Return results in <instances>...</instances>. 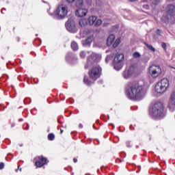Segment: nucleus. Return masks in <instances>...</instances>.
Returning a JSON list of instances; mask_svg holds the SVG:
<instances>
[{
	"mask_svg": "<svg viewBox=\"0 0 175 175\" xmlns=\"http://www.w3.org/2000/svg\"><path fill=\"white\" fill-rule=\"evenodd\" d=\"M60 133H61V134L64 133V130L61 129V130H60Z\"/></svg>",
	"mask_w": 175,
	"mask_h": 175,
	"instance_id": "nucleus-39",
	"label": "nucleus"
},
{
	"mask_svg": "<svg viewBox=\"0 0 175 175\" xmlns=\"http://www.w3.org/2000/svg\"><path fill=\"white\" fill-rule=\"evenodd\" d=\"M162 47H163V49H164V50H166V44L165 43H163L162 44Z\"/></svg>",
	"mask_w": 175,
	"mask_h": 175,
	"instance_id": "nucleus-35",
	"label": "nucleus"
},
{
	"mask_svg": "<svg viewBox=\"0 0 175 175\" xmlns=\"http://www.w3.org/2000/svg\"><path fill=\"white\" fill-rule=\"evenodd\" d=\"M83 0H77L76 1V6H77L78 8H81V6H83Z\"/></svg>",
	"mask_w": 175,
	"mask_h": 175,
	"instance_id": "nucleus-21",
	"label": "nucleus"
},
{
	"mask_svg": "<svg viewBox=\"0 0 175 175\" xmlns=\"http://www.w3.org/2000/svg\"><path fill=\"white\" fill-rule=\"evenodd\" d=\"M165 110V106L161 102H158L154 104V116L157 120H161L163 118V111Z\"/></svg>",
	"mask_w": 175,
	"mask_h": 175,
	"instance_id": "nucleus-3",
	"label": "nucleus"
},
{
	"mask_svg": "<svg viewBox=\"0 0 175 175\" xmlns=\"http://www.w3.org/2000/svg\"><path fill=\"white\" fill-rule=\"evenodd\" d=\"M170 106H175V92L172 93L170 96Z\"/></svg>",
	"mask_w": 175,
	"mask_h": 175,
	"instance_id": "nucleus-16",
	"label": "nucleus"
},
{
	"mask_svg": "<svg viewBox=\"0 0 175 175\" xmlns=\"http://www.w3.org/2000/svg\"><path fill=\"white\" fill-rule=\"evenodd\" d=\"M35 165L37 166V167H42V166H44V165H46V158L42 157V156H38L35 158Z\"/></svg>",
	"mask_w": 175,
	"mask_h": 175,
	"instance_id": "nucleus-10",
	"label": "nucleus"
},
{
	"mask_svg": "<svg viewBox=\"0 0 175 175\" xmlns=\"http://www.w3.org/2000/svg\"><path fill=\"white\" fill-rule=\"evenodd\" d=\"M120 42H121V39L120 38L116 39L115 42L113 43V47H117V46L120 44Z\"/></svg>",
	"mask_w": 175,
	"mask_h": 175,
	"instance_id": "nucleus-23",
	"label": "nucleus"
},
{
	"mask_svg": "<svg viewBox=\"0 0 175 175\" xmlns=\"http://www.w3.org/2000/svg\"><path fill=\"white\" fill-rule=\"evenodd\" d=\"M85 55H86L85 52L81 51V52L80 53V57H81V58H85Z\"/></svg>",
	"mask_w": 175,
	"mask_h": 175,
	"instance_id": "nucleus-29",
	"label": "nucleus"
},
{
	"mask_svg": "<svg viewBox=\"0 0 175 175\" xmlns=\"http://www.w3.org/2000/svg\"><path fill=\"white\" fill-rule=\"evenodd\" d=\"M66 2H68V3H73V2H75V1L76 0H66Z\"/></svg>",
	"mask_w": 175,
	"mask_h": 175,
	"instance_id": "nucleus-33",
	"label": "nucleus"
},
{
	"mask_svg": "<svg viewBox=\"0 0 175 175\" xmlns=\"http://www.w3.org/2000/svg\"><path fill=\"white\" fill-rule=\"evenodd\" d=\"M100 70H102L100 67H99V66L94 67L89 72L90 78L92 79V80H94V81L97 80L98 79H99V77L100 76Z\"/></svg>",
	"mask_w": 175,
	"mask_h": 175,
	"instance_id": "nucleus-7",
	"label": "nucleus"
},
{
	"mask_svg": "<svg viewBox=\"0 0 175 175\" xmlns=\"http://www.w3.org/2000/svg\"><path fill=\"white\" fill-rule=\"evenodd\" d=\"M48 139L49 140H54L55 139V136L53 133H50L48 135Z\"/></svg>",
	"mask_w": 175,
	"mask_h": 175,
	"instance_id": "nucleus-24",
	"label": "nucleus"
},
{
	"mask_svg": "<svg viewBox=\"0 0 175 175\" xmlns=\"http://www.w3.org/2000/svg\"><path fill=\"white\" fill-rule=\"evenodd\" d=\"M56 14H57L58 17H60V18L66 17L68 15V5L64 4L59 5L56 10Z\"/></svg>",
	"mask_w": 175,
	"mask_h": 175,
	"instance_id": "nucleus-5",
	"label": "nucleus"
},
{
	"mask_svg": "<svg viewBox=\"0 0 175 175\" xmlns=\"http://www.w3.org/2000/svg\"><path fill=\"white\" fill-rule=\"evenodd\" d=\"M79 26L81 27L82 28L85 27L88 24L87 22V19H81L79 22Z\"/></svg>",
	"mask_w": 175,
	"mask_h": 175,
	"instance_id": "nucleus-18",
	"label": "nucleus"
},
{
	"mask_svg": "<svg viewBox=\"0 0 175 175\" xmlns=\"http://www.w3.org/2000/svg\"><path fill=\"white\" fill-rule=\"evenodd\" d=\"M89 62L93 64V62H99L102 59V55L98 53H92L88 57Z\"/></svg>",
	"mask_w": 175,
	"mask_h": 175,
	"instance_id": "nucleus-9",
	"label": "nucleus"
},
{
	"mask_svg": "<svg viewBox=\"0 0 175 175\" xmlns=\"http://www.w3.org/2000/svg\"><path fill=\"white\" fill-rule=\"evenodd\" d=\"M87 13H88V11L84 8H79L75 12V14L77 17H84V16H87Z\"/></svg>",
	"mask_w": 175,
	"mask_h": 175,
	"instance_id": "nucleus-11",
	"label": "nucleus"
},
{
	"mask_svg": "<svg viewBox=\"0 0 175 175\" xmlns=\"http://www.w3.org/2000/svg\"><path fill=\"white\" fill-rule=\"evenodd\" d=\"M111 59V56L110 55L107 56V57L105 58L106 62H109V60Z\"/></svg>",
	"mask_w": 175,
	"mask_h": 175,
	"instance_id": "nucleus-31",
	"label": "nucleus"
},
{
	"mask_svg": "<svg viewBox=\"0 0 175 175\" xmlns=\"http://www.w3.org/2000/svg\"><path fill=\"white\" fill-rule=\"evenodd\" d=\"M5 167V164L3 163H0V170H2Z\"/></svg>",
	"mask_w": 175,
	"mask_h": 175,
	"instance_id": "nucleus-30",
	"label": "nucleus"
},
{
	"mask_svg": "<svg viewBox=\"0 0 175 175\" xmlns=\"http://www.w3.org/2000/svg\"><path fill=\"white\" fill-rule=\"evenodd\" d=\"M161 2V0H154V5H158Z\"/></svg>",
	"mask_w": 175,
	"mask_h": 175,
	"instance_id": "nucleus-34",
	"label": "nucleus"
},
{
	"mask_svg": "<svg viewBox=\"0 0 175 175\" xmlns=\"http://www.w3.org/2000/svg\"><path fill=\"white\" fill-rule=\"evenodd\" d=\"M83 81L85 83V84H87L88 85H91V84H92V82H91L90 80L87 79H84Z\"/></svg>",
	"mask_w": 175,
	"mask_h": 175,
	"instance_id": "nucleus-26",
	"label": "nucleus"
},
{
	"mask_svg": "<svg viewBox=\"0 0 175 175\" xmlns=\"http://www.w3.org/2000/svg\"><path fill=\"white\" fill-rule=\"evenodd\" d=\"M124 61V54L120 53L117 55L113 59V66L115 69L119 70L122 68V62Z\"/></svg>",
	"mask_w": 175,
	"mask_h": 175,
	"instance_id": "nucleus-6",
	"label": "nucleus"
},
{
	"mask_svg": "<svg viewBox=\"0 0 175 175\" xmlns=\"http://www.w3.org/2000/svg\"><path fill=\"white\" fill-rule=\"evenodd\" d=\"M79 126H80L81 128H83V124H79Z\"/></svg>",
	"mask_w": 175,
	"mask_h": 175,
	"instance_id": "nucleus-40",
	"label": "nucleus"
},
{
	"mask_svg": "<svg viewBox=\"0 0 175 175\" xmlns=\"http://www.w3.org/2000/svg\"><path fill=\"white\" fill-rule=\"evenodd\" d=\"M167 16H163V20L165 23H169L175 21V6L174 5H169L167 8Z\"/></svg>",
	"mask_w": 175,
	"mask_h": 175,
	"instance_id": "nucleus-4",
	"label": "nucleus"
},
{
	"mask_svg": "<svg viewBox=\"0 0 175 175\" xmlns=\"http://www.w3.org/2000/svg\"><path fill=\"white\" fill-rule=\"evenodd\" d=\"M157 35H159V33H161V30L160 29H157Z\"/></svg>",
	"mask_w": 175,
	"mask_h": 175,
	"instance_id": "nucleus-37",
	"label": "nucleus"
},
{
	"mask_svg": "<svg viewBox=\"0 0 175 175\" xmlns=\"http://www.w3.org/2000/svg\"><path fill=\"white\" fill-rule=\"evenodd\" d=\"M127 96L130 99H142L143 98V86L138 82H133L129 84Z\"/></svg>",
	"mask_w": 175,
	"mask_h": 175,
	"instance_id": "nucleus-1",
	"label": "nucleus"
},
{
	"mask_svg": "<svg viewBox=\"0 0 175 175\" xmlns=\"http://www.w3.org/2000/svg\"><path fill=\"white\" fill-rule=\"evenodd\" d=\"M116 39V36L113 34L109 35L107 40V46H111L113 44V42H114V40Z\"/></svg>",
	"mask_w": 175,
	"mask_h": 175,
	"instance_id": "nucleus-15",
	"label": "nucleus"
},
{
	"mask_svg": "<svg viewBox=\"0 0 175 175\" xmlns=\"http://www.w3.org/2000/svg\"><path fill=\"white\" fill-rule=\"evenodd\" d=\"M102 25V20L98 19L95 23V27H99Z\"/></svg>",
	"mask_w": 175,
	"mask_h": 175,
	"instance_id": "nucleus-25",
	"label": "nucleus"
},
{
	"mask_svg": "<svg viewBox=\"0 0 175 175\" xmlns=\"http://www.w3.org/2000/svg\"><path fill=\"white\" fill-rule=\"evenodd\" d=\"M73 161H74L75 163H76V162H77V159H74Z\"/></svg>",
	"mask_w": 175,
	"mask_h": 175,
	"instance_id": "nucleus-38",
	"label": "nucleus"
},
{
	"mask_svg": "<svg viewBox=\"0 0 175 175\" xmlns=\"http://www.w3.org/2000/svg\"><path fill=\"white\" fill-rule=\"evenodd\" d=\"M149 73L150 75V76H154V65H151L149 67Z\"/></svg>",
	"mask_w": 175,
	"mask_h": 175,
	"instance_id": "nucleus-22",
	"label": "nucleus"
},
{
	"mask_svg": "<svg viewBox=\"0 0 175 175\" xmlns=\"http://www.w3.org/2000/svg\"><path fill=\"white\" fill-rule=\"evenodd\" d=\"M149 114L152 116V117L154 116V104H151L149 107Z\"/></svg>",
	"mask_w": 175,
	"mask_h": 175,
	"instance_id": "nucleus-20",
	"label": "nucleus"
},
{
	"mask_svg": "<svg viewBox=\"0 0 175 175\" xmlns=\"http://www.w3.org/2000/svg\"><path fill=\"white\" fill-rule=\"evenodd\" d=\"M94 38L93 35L89 36L85 40L82 41V44L87 46L89 44H91L92 43V41L94 40Z\"/></svg>",
	"mask_w": 175,
	"mask_h": 175,
	"instance_id": "nucleus-14",
	"label": "nucleus"
},
{
	"mask_svg": "<svg viewBox=\"0 0 175 175\" xmlns=\"http://www.w3.org/2000/svg\"><path fill=\"white\" fill-rule=\"evenodd\" d=\"M133 57H134V58H139V57H142V55H140V53L138 52H135L133 53Z\"/></svg>",
	"mask_w": 175,
	"mask_h": 175,
	"instance_id": "nucleus-28",
	"label": "nucleus"
},
{
	"mask_svg": "<svg viewBox=\"0 0 175 175\" xmlns=\"http://www.w3.org/2000/svg\"><path fill=\"white\" fill-rule=\"evenodd\" d=\"M71 47L75 51L79 50V45H77V42H72L71 43Z\"/></svg>",
	"mask_w": 175,
	"mask_h": 175,
	"instance_id": "nucleus-19",
	"label": "nucleus"
},
{
	"mask_svg": "<svg viewBox=\"0 0 175 175\" xmlns=\"http://www.w3.org/2000/svg\"><path fill=\"white\" fill-rule=\"evenodd\" d=\"M167 88H169V79L166 78H163L159 82H157L154 86V90L157 92V94H163V92H166L167 91Z\"/></svg>",
	"mask_w": 175,
	"mask_h": 175,
	"instance_id": "nucleus-2",
	"label": "nucleus"
},
{
	"mask_svg": "<svg viewBox=\"0 0 175 175\" xmlns=\"http://www.w3.org/2000/svg\"><path fill=\"white\" fill-rule=\"evenodd\" d=\"M144 44L146 45V46L148 47V49H149V50H151L152 51H154V47L152 45H150L149 44H147V42H145Z\"/></svg>",
	"mask_w": 175,
	"mask_h": 175,
	"instance_id": "nucleus-27",
	"label": "nucleus"
},
{
	"mask_svg": "<svg viewBox=\"0 0 175 175\" xmlns=\"http://www.w3.org/2000/svg\"><path fill=\"white\" fill-rule=\"evenodd\" d=\"M167 1H174V0H167Z\"/></svg>",
	"mask_w": 175,
	"mask_h": 175,
	"instance_id": "nucleus-41",
	"label": "nucleus"
},
{
	"mask_svg": "<svg viewBox=\"0 0 175 175\" xmlns=\"http://www.w3.org/2000/svg\"><path fill=\"white\" fill-rule=\"evenodd\" d=\"M162 75V69L159 66H154V77H159Z\"/></svg>",
	"mask_w": 175,
	"mask_h": 175,
	"instance_id": "nucleus-13",
	"label": "nucleus"
},
{
	"mask_svg": "<svg viewBox=\"0 0 175 175\" xmlns=\"http://www.w3.org/2000/svg\"><path fill=\"white\" fill-rule=\"evenodd\" d=\"M135 72H136V68L134 66H131L123 72L122 76L124 79H131L135 74Z\"/></svg>",
	"mask_w": 175,
	"mask_h": 175,
	"instance_id": "nucleus-8",
	"label": "nucleus"
},
{
	"mask_svg": "<svg viewBox=\"0 0 175 175\" xmlns=\"http://www.w3.org/2000/svg\"><path fill=\"white\" fill-rule=\"evenodd\" d=\"M88 21L90 25H94L95 24V22L96 21V16H91L88 18Z\"/></svg>",
	"mask_w": 175,
	"mask_h": 175,
	"instance_id": "nucleus-17",
	"label": "nucleus"
},
{
	"mask_svg": "<svg viewBox=\"0 0 175 175\" xmlns=\"http://www.w3.org/2000/svg\"><path fill=\"white\" fill-rule=\"evenodd\" d=\"M18 170H20V172L22 170V169L20 168V165L18 166V169L16 170V172H18Z\"/></svg>",
	"mask_w": 175,
	"mask_h": 175,
	"instance_id": "nucleus-36",
	"label": "nucleus"
},
{
	"mask_svg": "<svg viewBox=\"0 0 175 175\" xmlns=\"http://www.w3.org/2000/svg\"><path fill=\"white\" fill-rule=\"evenodd\" d=\"M66 28L69 32L75 33L76 32V25L74 23H66Z\"/></svg>",
	"mask_w": 175,
	"mask_h": 175,
	"instance_id": "nucleus-12",
	"label": "nucleus"
},
{
	"mask_svg": "<svg viewBox=\"0 0 175 175\" xmlns=\"http://www.w3.org/2000/svg\"><path fill=\"white\" fill-rule=\"evenodd\" d=\"M144 1H146L147 0H144Z\"/></svg>",
	"mask_w": 175,
	"mask_h": 175,
	"instance_id": "nucleus-42",
	"label": "nucleus"
},
{
	"mask_svg": "<svg viewBox=\"0 0 175 175\" xmlns=\"http://www.w3.org/2000/svg\"><path fill=\"white\" fill-rule=\"evenodd\" d=\"M85 1L88 3V5H91V3H92V0H85Z\"/></svg>",
	"mask_w": 175,
	"mask_h": 175,
	"instance_id": "nucleus-32",
	"label": "nucleus"
}]
</instances>
